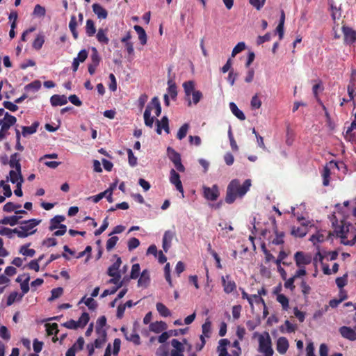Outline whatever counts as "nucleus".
Returning <instances> with one entry per match:
<instances>
[{
  "instance_id": "nucleus-1",
  "label": "nucleus",
  "mask_w": 356,
  "mask_h": 356,
  "mask_svg": "<svg viewBox=\"0 0 356 356\" xmlns=\"http://www.w3.org/2000/svg\"><path fill=\"white\" fill-rule=\"evenodd\" d=\"M251 186V180L245 179L241 184L238 179H232L228 184L226 191L225 201L227 204H232L237 198H242Z\"/></svg>"
},
{
  "instance_id": "nucleus-2",
  "label": "nucleus",
  "mask_w": 356,
  "mask_h": 356,
  "mask_svg": "<svg viewBox=\"0 0 356 356\" xmlns=\"http://www.w3.org/2000/svg\"><path fill=\"white\" fill-rule=\"evenodd\" d=\"M40 219L31 218L27 220H22L19 224L24 225L20 227L21 230L17 228V236L19 238H26L35 233L36 229L31 231L41 222Z\"/></svg>"
},
{
  "instance_id": "nucleus-3",
  "label": "nucleus",
  "mask_w": 356,
  "mask_h": 356,
  "mask_svg": "<svg viewBox=\"0 0 356 356\" xmlns=\"http://www.w3.org/2000/svg\"><path fill=\"white\" fill-rule=\"evenodd\" d=\"M266 337L260 335L259 337V351L264 353V356H273V350L272 348V342L270 335L266 333Z\"/></svg>"
},
{
  "instance_id": "nucleus-4",
  "label": "nucleus",
  "mask_w": 356,
  "mask_h": 356,
  "mask_svg": "<svg viewBox=\"0 0 356 356\" xmlns=\"http://www.w3.org/2000/svg\"><path fill=\"white\" fill-rule=\"evenodd\" d=\"M167 153L169 159L173 163L177 170L181 172H184L185 168L184 165L181 163L180 154L176 152L173 148L170 147H168Z\"/></svg>"
},
{
  "instance_id": "nucleus-5",
  "label": "nucleus",
  "mask_w": 356,
  "mask_h": 356,
  "mask_svg": "<svg viewBox=\"0 0 356 356\" xmlns=\"http://www.w3.org/2000/svg\"><path fill=\"white\" fill-rule=\"evenodd\" d=\"M336 234L341 238V243L346 245H353L356 243V234L353 236L351 240H348V229H345L344 226L339 227L335 229Z\"/></svg>"
},
{
  "instance_id": "nucleus-6",
  "label": "nucleus",
  "mask_w": 356,
  "mask_h": 356,
  "mask_svg": "<svg viewBox=\"0 0 356 356\" xmlns=\"http://www.w3.org/2000/svg\"><path fill=\"white\" fill-rule=\"evenodd\" d=\"M202 189L204 197L207 200L216 201L220 195L219 188L216 184L213 185L212 187L204 186Z\"/></svg>"
},
{
  "instance_id": "nucleus-7",
  "label": "nucleus",
  "mask_w": 356,
  "mask_h": 356,
  "mask_svg": "<svg viewBox=\"0 0 356 356\" xmlns=\"http://www.w3.org/2000/svg\"><path fill=\"white\" fill-rule=\"evenodd\" d=\"M341 29L344 43L349 45L354 44L356 42V31L345 25L342 26Z\"/></svg>"
},
{
  "instance_id": "nucleus-8",
  "label": "nucleus",
  "mask_w": 356,
  "mask_h": 356,
  "mask_svg": "<svg viewBox=\"0 0 356 356\" xmlns=\"http://www.w3.org/2000/svg\"><path fill=\"white\" fill-rule=\"evenodd\" d=\"M294 260L298 267H305L312 262V257L302 251H298L294 254Z\"/></svg>"
},
{
  "instance_id": "nucleus-9",
  "label": "nucleus",
  "mask_w": 356,
  "mask_h": 356,
  "mask_svg": "<svg viewBox=\"0 0 356 356\" xmlns=\"http://www.w3.org/2000/svg\"><path fill=\"white\" fill-rule=\"evenodd\" d=\"M129 267L127 265H124L121 269H118L117 270H114L113 272V284L116 285L115 289H113V294L115 293L117 289L120 287V284L121 282V277L122 275H126V273L127 272Z\"/></svg>"
},
{
  "instance_id": "nucleus-10",
  "label": "nucleus",
  "mask_w": 356,
  "mask_h": 356,
  "mask_svg": "<svg viewBox=\"0 0 356 356\" xmlns=\"http://www.w3.org/2000/svg\"><path fill=\"white\" fill-rule=\"evenodd\" d=\"M170 181L172 184L175 186L176 189L181 193V196L184 197V192L182 183L180 180V176L174 169H172L170 172Z\"/></svg>"
},
{
  "instance_id": "nucleus-11",
  "label": "nucleus",
  "mask_w": 356,
  "mask_h": 356,
  "mask_svg": "<svg viewBox=\"0 0 356 356\" xmlns=\"http://www.w3.org/2000/svg\"><path fill=\"white\" fill-rule=\"evenodd\" d=\"M310 222L309 221L306 222H302L300 227L293 226L291 228V234L295 237L302 238L308 232V225Z\"/></svg>"
},
{
  "instance_id": "nucleus-12",
  "label": "nucleus",
  "mask_w": 356,
  "mask_h": 356,
  "mask_svg": "<svg viewBox=\"0 0 356 356\" xmlns=\"http://www.w3.org/2000/svg\"><path fill=\"white\" fill-rule=\"evenodd\" d=\"M229 275H226V277H222V284L223 286V289L225 293L229 294L236 289V284L234 280L229 279Z\"/></svg>"
},
{
  "instance_id": "nucleus-13",
  "label": "nucleus",
  "mask_w": 356,
  "mask_h": 356,
  "mask_svg": "<svg viewBox=\"0 0 356 356\" xmlns=\"http://www.w3.org/2000/svg\"><path fill=\"white\" fill-rule=\"evenodd\" d=\"M140 267L139 264H133L131 270L130 275H124L122 280L121 281L120 286H122L123 283L129 282L131 279H137L140 275Z\"/></svg>"
},
{
  "instance_id": "nucleus-14",
  "label": "nucleus",
  "mask_w": 356,
  "mask_h": 356,
  "mask_svg": "<svg viewBox=\"0 0 356 356\" xmlns=\"http://www.w3.org/2000/svg\"><path fill=\"white\" fill-rule=\"evenodd\" d=\"M175 234V232L171 230H167L165 232L162 240V247L165 252H167L170 249Z\"/></svg>"
},
{
  "instance_id": "nucleus-15",
  "label": "nucleus",
  "mask_w": 356,
  "mask_h": 356,
  "mask_svg": "<svg viewBox=\"0 0 356 356\" xmlns=\"http://www.w3.org/2000/svg\"><path fill=\"white\" fill-rule=\"evenodd\" d=\"M156 131L158 134H161L162 129H163L166 134L170 133L169 120L167 116H163L161 120H156Z\"/></svg>"
},
{
  "instance_id": "nucleus-16",
  "label": "nucleus",
  "mask_w": 356,
  "mask_h": 356,
  "mask_svg": "<svg viewBox=\"0 0 356 356\" xmlns=\"http://www.w3.org/2000/svg\"><path fill=\"white\" fill-rule=\"evenodd\" d=\"M171 345L173 349L171 350L170 356H184V347L179 341L173 339L171 341Z\"/></svg>"
},
{
  "instance_id": "nucleus-17",
  "label": "nucleus",
  "mask_w": 356,
  "mask_h": 356,
  "mask_svg": "<svg viewBox=\"0 0 356 356\" xmlns=\"http://www.w3.org/2000/svg\"><path fill=\"white\" fill-rule=\"evenodd\" d=\"M339 333L341 335L350 341L356 340V332L350 327L342 326L339 328Z\"/></svg>"
},
{
  "instance_id": "nucleus-18",
  "label": "nucleus",
  "mask_w": 356,
  "mask_h": 356,
  "mask_svg": "<svg viewBox=\"0 0 356 356\" xmlns=\"http://www.w3.org/2000/svg\"><path fill=\"white\" fill-rule=\"evenodd\" d=\"M150 283L149 272L147 269H145L140 273L138 280V286L146 289Z\"/></svg>"
},
{
  "instance_id": "nucleus-19",
  "label": "nucleus",
  "mask_w": 356,
  "mask_h": 356,
  "mask_svg": "<svg viewBox=\"0 0 356 356\" xmlns=\"http://www.w3.org/2000/svg\"><path fill=\"white\" fill-rule=\"evenodd\" d=\"M289 341L286 337H281L277 340L276 349L280 354H285L289 348Z\"/></svg>"
},
{
  "instance_id": "nucleus-20",
  "label": "nucleus",
  "mask_w": 356,
  "mask_h": 356,
  "mask_svg": "<svg viewBox=\"0 0 356 356\" xmlns=\"http://www.w3.org/2000/svg\"><path fill=\"white\" fill-rule=\"evenodd\" d=\"M106 324V318L104 316H100L96 324V332L99 337H106V332L103 327Z\"/></svg>"
},
{
  "instance_id": "nucleus-21",
  "label": "nucleus",
  "mask_w": 356,
  "mask_h": 356,
  "mask_svg": "<svg viewBox=\"0 0 356 356\" xmlns=\"http://www.w3.org/2000/svg\"><path fill=\"white\" fill-rule=\"evenodd\" d=\"M67 102V98L64 95H54L50 98V103L52 106H63L65 105Z\"/></svg>"
},
{
  "instance_id": "nucleus-22",
  "label": "nucleus",
  "mask_w": 356,
  "mask_h": 356,
  "mask_svg": "<svg viewBox=\"0 0 356 356\" xmlns=\"http://www.w3.org/2000/svg\"><path fill=\"white\" fill-rule=\"evenodd\" d=\"M10 178L7 177L6 181H8L9 180L13 184H16L17 182H24V178L22 175V170H10L9 172Z\"/></svg>"
},
{
  "instance_id": "nucleus-23",
  "label": "nucleus",
  "mask_w": 356,
  "mask_h": 356,
  "mask_svg": "<svg viewBox=\"0 0 356 356\" xmlns=\"http://www.w3.org/2000/svg\"><path fill=\"white\" fill-rule=\"evenodd\" d=\"M40 125L39 122L35 121L34 122L31 126H22V135L24 137H26L29 135L33 134L37 131V129Z\"/></svg>"
},
{
  "instance_id": "nucleus-24",
  "label": "nucleus",
  "mask_w": 356,
  "mask_h": 356,
  "mask_svg": "<svg viewBox=\"0 0 356 356\" xmlns=\"http://www.w3.org/2000/svg\"><path fill=\"white\" fill-rule=\"evenodd\" d=\"M92 10L95 13V14L97 16V17L100 19H104L108 16V12L107 10L104 8L99 3H94L92 5Z\"/></svg>"
},
{
  "instance_id": "nucleus-25",
  "label": "nucleus",
  "mask_w": 356,
  "mask_h": 356,
  "mask_svg": "<svg viewBox=\"0 0 356 356\" xmlns=\"http://www.w3.org/2000/svg\"><path fill=\"white\" fill-rule=\"evenodd\" d=\"M65 219V218L64 216H61V215L55 216L54 218H52L50 220V225L49 227V229L50 231H54L56 229H58L62 225L61 222L64 221Z\"/></svg>"
},
{
  "instance_id": "nucleus-26",
  "label": "nucleus",
  "mask_w": 356,
  "mask_h": 356,
  "mask_svg": "<svg viewBox=\"0 0 356 356\" xmlns=\"http://www.w3.org/2000/svg\"><path fill=\"white\" fill-rule=\"evenodd\" d=\"M152 107L151 105H147L144 112V121L145 124L152 128L154 122V117L151 116Z\"/></svg>"
},
{
  "instance_id": "nucleus-27",
  "label": "nucleus",
  "mask_w": 356,
  "mask_h": 356,
  "mask_svg": "<svg viewBox=\"0 0 356 356\" xmlns=\"http://www.w3.org/2000/svg\"><path fill=\"white\" fill-rule=\"evenodd\" d=\"M166 329L167 325L163 321H156L149 325V330L155 333H160Z\"/></svg>"
},
{
  "instance_id": "nucleus-28",
  "label": "nucleus",
  "mask_w": 356,
  "mask_h": 356,
  "mask_svg": "<svg viewBox=\"0 0 356 356\" xmlns=\"http://www.w3.org/2000/svg\"><path fill=\"white\" fill-rule=\"evenodd\" d=\"M134 29L138 35V39L140 40V44L142 45L146 44L147 41V36L145 29L139 25H135L134 26Z\"/></svg>"
},
{
  "instance_id": "nucleus-29",
  "label": "nucleus",
  "mask_w": 356,
  "mask_h": 356,
  "mask_svg": "<svg viewBox=\"0 0 356 356\" xmlns=\"http://www.w3.org/2000/svg\"><path fill=\"white\" fill-rule=\"evenodd\" d=\"M8 164L11 168H15L16 170H22L19 159V154L14 153L10 156Z\"/></svg>"
},
{
  "instance_id": "nucleus-30",
  "label": "nucleus",
  "mask_w": 356,
  "mask_h": 356,
  "mask_svg": "<svg viewBox=\"0 0 356 356\" xmlns=\"http://www.w3.org/2000/svg\"><path fill=\"white\" fill-rule=\"evenodd\" d=\"M22 218L21 216H5L3 219H1V224L3 225H9L10 226H15L17 224H19V220Z\"/></svg>"
},
{
  "instance_id": "nucleus-31",
  "label": "nucleus",
  "mask_w": 356,
  "mask_h": 356,
  "mask_svg": "<svg viewBox=\"0 0 356 356\" xmlns=\"http://www.w3.org/2000/svg\"><path fill=\"white\" fill-rule=\"evenodd\" d=\"M229 108L232 111V113L240 120H245V115L243 113L242 111H241L236 104L234 102L229 103Z\"/></svg>"
},
{
  "instance_id": "nucleus-32",
  "label": "nucleus",
  "mask_w": 356,
  "mask_h": 356,
  "mask_svg": "<svg viewBox=\"0 0 356 356\" xmlns=\"http://www.w3.org/2000/svg\"><path fill=\"white\" fill-rule=\"evenodd\" d=\"M4 120L5 124H3V129H10V127L14 125L17 122L16 118L10 115L8 112L5 113Z\"/></svg>"
},
{
  "instance_id": "nucleus-33",
  "label": "nucleus",
  "mask_w": 356,
  "mask_h": 356,
  "mask_svg": "<svg viewBox=\"0 0 356 356\" xmlns=\"http://www.w3.org/2000/svg\"><path fill=\"white\" fill-rule=\"evenodd\" d=\"M354 129H356V121L355 120L352 122V123L350 124V126L348 128V129L346 131L345 138L346 140L352 142L355 140V136L353 133V131Z\"/></svg>"
},
{
  "instance_id": "nucleus-34",
  "label": "nucleus",
  "mask_w": 356,
  "mask_h": 356,
  "mask_svg": "<svg viewBox=\"0 0 356 356\" xmlns=\"http://www.w3.org/2000/svg\"><path fill=\"white\" fill-rule=\"evenodd\" d=\"M156 310L159 314L163 317H168L171 315L170 309L163 303L157 302L156 305Z\"/></svg>"
},
{
  "instance_id": "nucleus-35",
  "label": "nucleus",
  "mask_w": 356,
  "mask_h": 356,
  "mask_svg": "<svg viewBox=\"0 0 356 356\" xmlns=\"http://www.w3.org/2000/svg\"><path fill=\"white\" fill-rule=\"evenodd\" d=\"M183 88L184 90V92L186 96L189 97L190 95L195 91V83L193 81H188L183 83Z\"/></svg>"
},
{
  "instance_id": "nucleus-36",
  "label": "nucleus",
  "mask_w": 356,
  "mask_h": 356,
  "mask_svg": "<svg viewBox=\"0 0 356 356\" xmlns=\"http://www.w3.org/2000/svg\"><path fill=\"white\" fill-rule=\"evenodd\" d=\"M41 88V82L39 80H35L32 81L31 83L26 85L24 86V90L26 92L29 91H33V92H37Z\"/></svg>"
},
{
  "instance_id": "nucleus-37",
  "label": "nucleus",
  "mask_w": 356,
  "mask_h": 356,
  "mask_svg": "<svg viewBox=\"0 0 356 356\" xmlns=\"http://www.w3.org/2000/svg\"><path fill=\"white\" fill-rule=\"evenodd\" d=\"M148 105H151L152 110L155 108V114L158 117L161 113V106L160 101L157 97H154L152 99L150 103Z\"/></svg>"
},
{
  "instance_id": "nucleus-38",
  "label": "nucleus",
  "mask_w": 356,
  "mask_h": 356,
  "mask_svg": "<svg viewBox=\"0 0 356 356\" xmlns=\"http://www.w3.org/2000/svg\"><path fill=\"white\" fill-rule=\"evenodd\" d=\"M44 42V35L42 33H40L37 35L35 39L33 40L32 47L35 50H40Z\"/></svg>"
},
{
  "instance_id": "nucleus-39",
  "label": "nucleus",
  "mask_w": 356,
  "mask_h": 356,
  "mask_svg": "<svg viewBox=\"0 0 356 356\" xmlns=\"http://www.w3.org/2000/svg\"><path fill=\"white\" fill-rule=\"evenodd\" d=\"M168 96L170 95L172 99H176V97L177 96V90L176 84L172 80H169L168 81Z\"/></svg>"
},
{
  "instance_id": "nucleus-40",
  "label": "nucleus",
  "mask_w": 356,
  "mask_h": 356,
  "mask_svg": "<svg viewBox=\"0 0 356 356\" xmlns=\"http://www.w3.org/2000/svg\"><path fill=\"white\" fill-rule=\"evenodd\" d=\"M86 32L88 36H92L96 32V28L93 20L89 19L86 21Z\"/></svg>"
},
{
  "instance_id": "nucleus-41",
  "label": "nucleus",
  "mask_w": 356,
  "mask_h": 356,
  "mask_svg": "<svg viewBox=\"0 0 356 356\" xmlns=\"http://www.w3.org/2000/svg\"><path fill=\"white\" fill-rule=\"evenodd\" d=\"M76 26H77V23H76V17L74 15H72L71 17V19H70V21L69 23V28H70V30L72 32V35L74 38V39H77V38H78V32L76 31Z\"/></svg>"
},
{
  "instance_id": "nucleus-42",
  "label": "nucleus",
  "mask_w": 356,
  "mask_h": 356,
  "mask_svg": "<svg viewBox=\"0 0 356 356\" xmlns=\"http://www.w3.org/2000/svg\"><path fill=\"white\" fill-rule=\"evenodd\" d=\"M97 39L102 44H108L109 39L106 34V31L103 29H99L97 33Z\"/></svg>"
},
{
  "instance_id": "nucleus-43",
  "label": "nucleus",
  "mask_w": 356,
  "mask_h": 356,
  "mask_svg": "<svg viewBox=\"0 0 356 356\" xmlns=\"http://www.w3.org/2000/svg\"><path fill=\"white\" fill-rule=\"evenodd\" d=\"M277 301L282 305V309L284 310H287L289 307V298L284 294H278L277 296Z\"/></svg>"
},
{
  "instance_id": "nucleus-44",
  "label": "nucleus",
  "mask_w": 356,
  "mask_h": 356,
  "mask_svg": "<svg viewBox=\"0 0 356 356\" xmlns=\"http://www.w3.org/2000/svg\"><path fill=\"white\" fill-rule=\"evenodd\" d=\"M63 289L62 287L54 288L51 291V296L48 298V301L51 302L62 296Z\"/></svg>"
},
{
  "instance_id": "nucleus-45",
  "label": "nucleus",
  "mask_w": 356,
  "mask_h": 356,
  "mask_svg": "<svg viewBox=\"0 0 356 356\" xmlns=\"http://www.w3.org/2000/svg\"><path fill=\"white\" fill-rule=\"evenodd\" d=\"M274 233L276 236V237L273 240V243L275 245H282L284 243V233L283 232H278V230L276 229H274Z\"/></svg>"
},
{
  "instance_id": "nucleus-46",
  "label": "nucleus",
  "mask_w": 356,
  "mask_h": 356,
  "mask_svg": "<svg viewBox=\"0 0 356 356\" xmlns=\"http://www.w3.org/2000/svg\"><path fill=\"white\" fill-rule=\"evenodd\" d=\"M189 124L188 123L184 124L178 130L177 138L179 140H182L186 136L187 132L189 129Z\"/></svg>"
},
{
  "instance_id": "nucleus-47",
  "label": "nucleus",
  "mask_w": 356,
  "mask_h": 356,
  "mask_svg": "<svg viewBox=\"0 0 356 356\" xmlns=\"http://www.w3.org/2000/svg\"><path fill=\"white\" fill-rule=\"evenodd\" d=\"M124 335L128 341L133 342L134 344L139 345L140 343V337L135 331L129 334L124 333Z\"/></svg>"
},
{
  "instance_id": "nucleus-48",
  "label": "nucleus",
  "mask_w": 356,
  "mask_h": 356,
  "mask_svg": "<svg viewBox=\"0 0 356 356\" xmlns=\"http://www.w3.org/2000/svg\"><path fill=\"white\" fill-rule=\"evenodd\" d=\"M30 245V243H27L21 247L19 252L24 256L32 257L35 255V251L33 249H28L27 248Z\"/></svg>"
},
{
  "instance_id": "nucleus-49",
  "label": "nucleus",
  "mask_w": 356,
  "mask_h": 356,
  "mask_svg": "<svg viewBox=\"0 0 356 356\" xmlns=\"http://www.w3.org/2000/svg\"><path fill=\"white\" fill-rule=\"evenodd\" d=\"M46 330L49 335H56L58 333V324L54 323L52 324L47 323L45 325Z\"/></svg>"
},
{
  "instance_id": "nucleus-50",
  "label": "nucleus",
  "mask_w": 356,
  "mask_h": 356,
  "mask_svg": "<svg viewBox=\"0 0 356 356\" xmlns=\"http://www.w3.org/2000/svg\"><path fill=\"white\" fill-rule=\"evenodd\" d=\"M13 234H17V228L12 229L8 227H3L0 229V235L1 236H6L9 238H13Z\"/></svg>"
},
{
  "instance_id": "nucleus-51",
  "label": "nucleus",
  "mask_w": 356,
  "mask_h": 356,
  "mask_svg": "<svg viewBox=\"0 0 356 356\" xmlns=\"http://www.w3.org/2000/svg\"><path fill=\"white\" fill-rule=\"evenodd\" d=\"M330 170L327 166L324 167L322 177H323V184L325 186L329 185L330 183Z\"/></svg>"
},
{
  "instance_id": "nucleus-52",
  "label": "nucleus",
  "mask_w": 356,
  "mask_h": 356,
  "mask_svg": "<svg viewBox=\"0 0 356 356\" xmlns=\"http://www.w3.org/2000/svg\"><path fill=\"white\" fill-rule=\"evenodd\" d=\"M91 63L94 65H98L100 61V58L98 51L95 47L92 48V54L90 56Z\"/></svg>"
},
{
  "instance_id": "nucleus-53",
  "label": "nucleus",
  "mask_w": 356,
  "mask_h": 356,
  "mask_svg": "<svg viewBox=\"0 0 356 356\" xmlns=\"http://www.w3.org/2000/svg\"><path fill=\"white\" fill-rule=\"evenodd\" d=\"M89 320V314L87 312H83L77 321V323H79V326L81 327H85L88 324Z\"/></svg>"
},
{
  "instance_id": "nucleus-54",
  "label": "nucleus",
  "mask_w": 356,
  "mask_h": 356,
  "mask_svg": "<svg viewBox=\"0 0 356 356\" xmlns=\"http://www.w3.org/2000/svg\"><path fill=\"white\" fill-rule=\"evenodd\" d=\"M46 10L44 7L37 4L34 7L33 15L38 17H44L45 15Z\"/></svg>"
},
{
  "instance_id": "nucleus-55",
  "label": "nucleus",
  "mask_w": 356,
  "mask_h": 356,
  "mask_svg": "<svg viewBox=\"0 0 356 356\" xmlns=\"http://www.w3.org/2000/svg\"><path fill=\"white\" fill-rule=\"evenodd\" d=\"M20 288L22 291V294L19 296V299H21L23 296L29 291L30 287L29 284V280L24 279L20 284Z\"/></svg>"
},
{
  "instance_id": "nucleus-56",
  "label": "nucleus",
  "mask_w": 356,
  "mask_h": 356,
  "mask_svg": "<svg viewBox=\"0 0 356 356\" xmlns=\"http://www.w3.org/2000/svg\"><path fill=\"white\" fill-rule=\"evenodd\" d=\"M245 49V44L243 42H238L233 49L232 56L234 57L236 54L241 52Z\"/></svg>"
},
{
  "instance_id": "nucleus-57",
  "label": "nucleus",
  "mask_w": 356,
  "mask_h": 356,
  "mask_svg": "<svg viewBox=\"0 0 356 356\" xmlns=\"http://www.w3.org/2000/svg\"><path fill=\"white\" fill-rule=\"evenodd\" d=\"M139 245L140 241L135 237H132L128 241V249L129 251H131L138 248Z\"/></svg>"
},
{
  "instance_id": "nucleus-58",
  "label": "nucleus",
  "mask_w": 356,
  "mask_h": 356,
  "mask_svg": "<svg viewBox=\"0 0 356 356\" xmlns=\"http://www.w3.org/2000/svg\"><path fill=\"white\" fill-rule=\"evenodd\" d=\"M108 225H109L108 217L107 216L104 220L103 223L100 226V227L95 230V236L100 235L108 227Z\"/></svg>"
},
{
  "instance_id": "nucleus-59",
  "label": "nucleus",
  "mask_w": 356,
  "mask_h": 356,
  "mask_svg": "<svg viewBox=\"0 0 356 356\" xmlns=\"http://www.w3.org/2000/svg\"><path fill=\"white\" fill-rule=\"evenodd\" d=\"M211 322L210 321H206L202 325V334L203 335H204L206 337H210V333H211Z\"/></svg>"
},
{
  "instance_id": "nucleus-60",
  "label": "nucleus",
  "mask_w": 356,
  "mask_h": 356,
  "mask_svg": "<svg viewBox=\"0 0 356 356\" xmlns=\"http://www.w3.org/2000/svg\"><path fill=\"white\" fill-rule=\"evenodd\" d=\"M84 303L90 310H95L97 307V302L92 297L86 298Z\"/></svg>"
},
{
  "instance_id": "nucleus-61",
  "label": "nucleus",
  "mask_w": 356,
  "mask_h": 356,
  "mask_svg": "<svg viewBox=\"0 0 356 356\" xmlns=\"http://www.w3.org/2000/svg\"><path fill=\"white\" fill-rule=\"evenodd\" d=\"M249 3L257 10H260L266 3V0H249Z\"/></svg>"
},
{
  "instance_id": "nucleus-62",
  "label": "nucleus",
  "mask_w": 356,
  "mask_h": 356,
  "mask_svg": "<svg viewBox=\"0 0 356 356\" xmlns=\"http://www.w3.org/2000/svg\"><path fill=\"white\" fill-rule=\"evenodd\" d=\"M250 104L252 108H259L261 106V101L259 99L258 95L255 94L251 99Z\"/></svg>"
},
{
  "instance_id": "nucleus-63",
  "label": "nucleus",
  "mask_w": 356,
  "mask_h": 356,
  "mask_svg": "<svg viewBox=\"0 0 356 356\" xmlns=\"http://www.w3.org/2000/svg\"><path fill=\"white\" fill-rule=\"evenodd\" d=\"M324 236L323 234H321L319 232L316 233V234H313L309 240L315 245L316 243H321L324 241Z\"/></svg>"
},
{
  "instance_id": "nucleus-64",
  "label": "nucleus",
  "mask_w": 356,
  "mask_h": 356,
  "mask_svg": "<svg viewBox=\"0 0 356 356\" xmlns=\"http://www.w3.org/2000/svg\"><path fill=\"white\" fill-rule=\"evenodd\" d=\"M336 284L339 289H342L347 284V275H344L342 277H339L335 280Z\"/></svg>"
}]
</instances>
